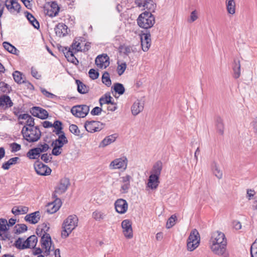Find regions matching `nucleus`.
<instances>
[{"mask_svg":"<svg viewBox=\"0 0 257 257\" xmlns=\"http://www.w3.org/2000/svg\"><path fill=\"white\" fill-rule=\"evenodd\" d=\"M209 247L214 254H221L227 246V239L224 233L217 230L211 234Z\"/></svg>","mask_w":257,"mask_h":257,"instance_id":"nucleus-1","label":"nucleus"},{"mask_svg":"<svg viewBox=\"0 0 257 257\" xmlns=\"http://www.w3.org/2000/svg\"><path fill=\"white\" fill-rule=\"evenodd\" d=\"M78 219L75 215H70L63 221V230L61 236L63 238L67 237L71 232L78 226Z\"/></svg>","mask_w":257,"mask_h":257,"instance_id":"nucleus-2","label":"nucleus"},{"mask_svg":"<svg viewBox=\"0 0 257 257\" xmlns=\"http://www.w3.org/2000/svg\"><path fill=\"white\" fill-rule=\"evenodd\" d=\"M22 133L24 138L29 143L38 141L41 136V132L38 127L29 128L27 126H24Z\"/></svg>","mask_w":257,"mask_h":257,"instance_id":"nucleus-3","label":"nucleus"},{"mask_svg":"<svg viewBox=\"0 0 257 257\" xmlns=\"http://www.w3.org/2000/svg\"><path fill=\"white\" fill-rule=\"evenodd\" d=\"M137 23L141 28L147 29L153 26L155 23V18L150 12L145 11L140 15L137 19Z\"/></svg>","mask_w":257,"mask_h":257,"instance_id":"nucleus-4","label":"nucleus"},{"mask_svg":"<svg viewBox=\"0 0 257 257\" xmlns=\"http://www.w3.org/2000/svg\"><path fill=\"white\" fill-rule=\"evenodd\" d=\"M200 237L196 229H193L191 231L187 239V247L189 251L195 250L199 245Z\"/></svg>","mask_w":257,"mask_h":257,"instance_id":"nucleus-5","label":"nucleus"},{"mask_svg":"<svg viewBox=\"0 0 257 257\" xmlns=\"http://www.w3.org/2000/svg\"><path fill=\"white\" fill-rule=\"evenodd\" d=\"M41 247L45 255L50 254L51 251L54 250V246H52L51 238L49 234H43L41 239Z\"/></svg>","mask_w":257,"mask_h":257,"instance_id":"nucleus-6","label":"nucleus"},{"mask_svg":"<svg viewBox=\"0 0 257 257\" xmlns=\"http://www.w3.org/2000/svg\"><path fill=\"white\" fill-rule=\"evenodd\" d=\"M83 38H75L71 45V50L75 52L79 51L85 52L88 51L90 47V43L83 42Z\"/></svg>","mask_w":257,"mask_h":257,"instance_id":"nucleus-7","label":"nucleus"},{"mask_svg":"<svg viewBox=\"0 0 257 257\" xmlns=\"http://www.w3.org/2000/svg\"><path fill=\"white\" fill-rule=\"evenodd\" d=\"M128 163V160L125 156L116 158L110 162L109 168L110 170H122L126 169Z\"/></svg>","mask_w":257,"mask_h":257,"instance_id":"nucleus-8","label":"nucleus"},{"mask_svg":"<svg viewBox=\"0 0 257 257\" xmlns=\"http://www.w3.org/2000/svg\"><path fill=\"white\" fill-rule=\"evenodd\" d=\"M70 185L69 180L64 178L60 180L59 183L56 186L53 196L55 198H58V196L65 193Z\"/></svg>","mask_w":257,"mask_h":257,"instance_id":"nucleus-9","label":"nucleus"},{"mask_svg":"<svg viewBox=\"0 0 257 257\" xmlns=\"http://www.w3.org/2000/svg\"><path fill=\"white\" fill-rule=\"evenodd\" d=\"M89 111V107L86 105H78L74 106L71 109L73 115L77 117H85Z\"/></svg>","mask_w":257,"mask_h":257,"instance_id":"nucleus-10","label":"nucleus"},{"mask_svg":"<svg viewBox=\"0 0 257 257\" xmlns=\"http://www.w3.org/2000/svg\"><path fill=\"white\" fill-rule=\"evenodd\" d=\"M84 127L88 132L93 133L102 130L104 124L97 121H86L84 124Z\"/></svg>","mask_w":257,"mask_h":257,"instance_id":"nucleus-11","label":"nucleus"},{"mask_svg":"<svg viewBox=\"0 0 257 257\" xmlns=\"http://www.w3.org/2000/svg\"><path fill=\"white\" fill-rule=\"evenodd\" d=\"M136 4L139 7H143L144 10H147V12L151 14L155 12L156 8V5L153 0H136Z\"/></svg>","mask_w":257,"mask_h":257,"instance_id":"nucleus-12","label":"nucleus"},{"mask_svg":"<svg viewBox=\"0 0 257 257\" xmlns=\"http://www.w3.org/2000/svg\"><path fill=\"white\" fill-rule=\"evenodd\" d=\"M122 232L125 238L131 239L133 237L132 222L129 219L123 220L121 222Z\"/></svg>","mask_w":257,"mask_h":257,"instance_id":"nucleus-13","label":"nucleus"},{"mask_svg":"<svg viewBox=\"0 0 257 257\" xmlns=\"http://www.w3.org/2000/svg\"><path fill=\"white\" fill-rule=\"evenodd\" d=\"M34 168L36 173L42 176L49 175L51 172V169L49 167L39 161L34 164Z\"/></svg>","mask_w":257,"mask_h":257,"instance_id":"nucleus-14","label":"nucleus"},{"mask_svg":"<svg viewBox=\"0 0 257 257\" xmlns=\"http://www.w3.org/2000/svg\"><path fill=\"white\" fill-rule=\"evenodd\" d=\"M5 6L8 11L13 14H17L21 9L20 5L16 0H6Z\"/></svg>","mask_w":257,"mask_h":257,"instance_id":"nucleus-15","label":"nucleus"},{"mask_svg":"<svg viewBox=\"0 0 257 257\" xmlns=\"http://www.w3.org/2000/svg\"><path fill=\"white\" fill-rule=\"evenodd\" d=\"M109 58L106 54L98 55L95 59V64L99 68H106L109 65Z\"/></svg>","mask_w":257,"mask_h":257,"instance_id":"nucleus-16","label":"nucleus"},{"mask_svg":"<svg viewBox=\"0 0 257 257\" xmlns=\"http://www.w3.org/2000/svg\"><path fill=\"white\" fill-rule=\"evenodd\" d=\"M61 205V200L59 198H56L54 201L47 204V212L50 214L54 213L59 209Z\"/></svg>","mask_w":257,"mask_h":257,"instance_id":"nucleus-17","label":"nucleus"},{"mask_svg":"<svg viewBox=\"0 0 257 257\" xmlns=\"http://www.w3.org/2000/svg\"><path fill=\"white\" fill-rule=\"evenodd\" d=\"M114 205L116 211L118 213H124L127 210L128 204L126 200L124 199H117L115 201Z\"/></svg>","mask_w":257,"mask_h":257,"instance_id":"nucleus-18","label":"nucleus"},{"mask_svg":"<svg viewBox=\"0 0 257 257\" xmlns=\"http://www.w3.org/2000/svg\"><path fill=\"white\" fill-rule=\"evenodd\" d=\"M142 50L147 52L151 46V39L150 33L143 34L141 36Z\"/></svg>","mask_w":257,"mask_h":257,"instance_id":"nucleus-19","label":"nucleus"},{"mask_svg":"<svg viewBox=\"0 0 257 257\" xmlns=\"http://www.w3.org/2000/svg\"><path fill=\"white\" fill-rule=\"evenodd\" d=\"M119 49L121 53L128 56L132 54H135L139 52L137 46L135 45H123L119 47Z\"/></svg>","mask_w":257,"mask_h":257,"instance_id":"nucleus-20","label":"nucleus"},{"mask_svg":"<svg viewBox=\"0 0 257 257\" xmlns=\"http://www.w3.org/2000/svg\"><path fill=\"white\" fill-rule=\"evenodd\" d=\"M132 177L129 175H126L120 178L121 185L120 191L122 193H126L128 192L130 188V181Z\"/></svg>","mask_w":257,"mask_h":257,"instance_id":"nucleus-21","label":"nucleus"},{"mask_svg":"<svg viewBox=\"0 0 257 257\" xmlns=\"http://www.w3.org/2000/svg\"><path fill=\"white\" fill-rule=\"evenodd\" d=\"M14 103L10 96L6 94L0 96V107L4 109L11 107Z\"/></svg>","mask_w":257,"mask_h":257,"instance_id":"nucleus-22","label":"nucleus"},{"mask_svg":"<svg viewBox=\"0 0 257 257\" xmlns=\"http://www.w3.org/2000/svg\"><path fill=\"white\" fill-rule=\"evenodd\" d=\"M32 114L41 119H45L48 116V112L44 109L39 107H34L31 110Z\"/></svg>","mask_w":257,"mask_h":257,"instance_id":"nucleus-23","label":"nucleus"},{"mask_svg":"<svg viewBox=\"0 0 257 257\" xmlns=\"http://www.w3.org/2000/svg\"><path fill=\"white\" fill-rule=\"evenodd\" d=\"M67 26L63 23H59L55 28V33L59 37L65 36L67 34Z\"/></svg>","mask_w":257,"mask_h":257,"instance_id":"nucleus-24","label":"nucleus"},{"mask_svg":"<svg viewBox=\"0 0 257 257\" xmlns=\"http://www.w3.org/2000/svg\"><path fill=\"white\" fill-rule=\"evenodd\" d=\"M40 219V213L39 211L27 214L25 217V219L31 224H36L38 222Z\"/></svg>","mask_w":257,"mask_h":257,"instance_id":"nucleus-25","label":"nucleus"},{"mask_svg":"<svg viewBox=\"0 0 257 257\" xmlns=\"http://www.w3.org/2000/svg\"><path fill=\"white\" fill-rule=\"evenodd\" d=\"M232 68L233 71V77L235 79L239 78L240 76V62L239 59L235 58L234 59Z\"/></svg>","mask_w":257,"mask_h":257,"instance_id":"nucleus-26","label":"nucleus"},{"mask_svg":"<svg viewBox=\"0 0 257 257\" xmlns=\"http://www.w3.org/2000/svg\"><path fill=\"white\" fill-rule=\"evenodd\" d=\"M159 183V177L150 175L147 183L148 187L152 190H155L157 188Z\"/></svg>","mask_w":257,"mask_h":257,"instance_id":"nucleus-27","label":"nucleus"},{"mask_svg":"<svg viewBox=\"0 0 257 257\" xmlns=\"http://www.w3.org/2000/svg\"><path fill=\"white\" fill-rule=\"evenodd\" d=\"M162 168V163L161 161H157L153 167L151 171V175L157 176L160 178Z\"/></svg>","mask_w":257,"mask_h":257,"instance_id":"nucleus-28","label":"nucleus"},{"mask_svg":"<svg viewBox=\"0 0 257 257\" xmlns=\"http://www.w3.org/2000/svg\"><path fill=\"white\" fill-rule=\"evenodd\" d=\"M144 109V104L139 100L136 101L133 104L131 110L134 115H137Z\"/></svg>","mask_w":257,"mask_h":257,"instance_id":"nucleus-29","label":"nucleus"},{"mask_svg":"<svg viewBox=\"0 0 257 257\" xmlns=\"http://www.w3.org/2000/svg\"><path fill=\"white\" fill-rule=\"evenodd\" d=\"M117 138L116 134H113L105 137L100 143L99 147H105L115 142Z\"/></svg>","mask_w":257,"mask_h":257,"instance_id":"nucleus-30","label":"nucleus"},{"mask_svg":"<svg viewBox=\"0 0 257 257\" xmlns=\"http://www.w3.org/2000/svg\"><path fill=\"white\" fill-rule=\"evenodd\" d=\"M28 207L23 206H15L12 209V212L15 215L25 214L28 212Z\"/></svg>","mask_w":257,"mask_h":257,"instance_id":"nucleus-31","label":"nucleus"},{"mask_svg":"<svg viewBox=\"0 0 257 257\" xmlns=\"http://www.w3.org/2000/svg\"><path fill=\"white\" fill-rule=\"evenodd\" d=\"M211 170L214 174V175L218 179H221L222 177V172L220 169L219 165L218 164L213 161L212 162L211 164Z\"/></svg>","mask_w":257,"mask_h":257,"instance_id":"nucleus-32","label":"nucleus"},{"mask_svg":"<svg viewBox=\"0 0 257 257\" xmlns=\"http://www.w3.org/2000/svg\"><path fill=\"white\" fill-rule=\"evenodd\" d=\"M106 214L104 211L100 210H96L92 213V216L95 220L100 221L104 220L106 217Z\"/></svg>","mask_w":257,"mask_h":257,"instance_id":"nucleus-33","label":"nucleus"},{"mask_svg":"<svg viewBox=\"0 0 257 257\" xmlns=\"http://www.w3.org/2000/svg\"><path fill=\"white\" fill-rule=\"evenodd\" d=\"M76 83L77 85V90L80 93L85 94L88 92L89 87L83 83L80 80H76Z\"/></svg>","mask_w":257,"mask_h":257,"instance_id":"nucleus-34","label":"nucleus"},{"mask_svg":"<svg viewBox=\"0 0 257 257\" xmlns=\"http://www.w3.org/2000/svg\"><path fill=\"white\" fill-rule=\"evenodd\" d=\"M226 6L228 14L233 15L235 13V3L234 0H226Z\"/></svg>","mask_w":257,"mask_h":257,"instance_id":"nucleus-35","label":"nucleus"},{"mask_svg":"<svg viewBox=\"0 0 257 257\" xmlns=\"http://www.w3.org/2000/svg\"><path fill=\"white\" fill-rule=\"evenodd\" d=\"M50 227L49 224L44 223L39 225L37 229L36 232L38 235L41 236L43 234H48L47 232L49 230Z\"/></svg>","mask_w":257,"mask_h":257,"instance_id":"nucleus-36","label":"nucleus"},{"mask_svg":"<svg viewBox=\"0 0 257 257\" xmlns=\"http://www.w3.org/2000/svg\"><path fill=\"white\" fill-rule=\"evenodd\" d=\"M40 155V153L37 148L30 149L27 153V156L30 159H37L39 158Z\"/></svg>","mask_w":257,"mask_h":257,"instance_id":"nucleus-37","label":"nucleus"},{"mask_svg":"<svg viewBox=\"0 0 257 257\" xmlns=\"http://www.w3.org/2000/svg\"><path fill=\"white\" fill-rule=\"evenodd\" d=\"M27 19L30 24L36 29H38L40 27L39 23L35 18L30 13L27 12L25 13Z\"/></svg>","mask_w":257,"mask_h":257,"instance_id":"nucleus-38","label":"nucleus"},{"mask_svg":"<svg viewBox=\"0 0 257 257\" xmlns=\"http://www.w3.org/2000/svg\"><path fill=\"white\" fill-rule=\"evenodd\" d=\"M19 160L20 158L17 157L11 158L3 164L2 168L4 170H8L12 165L16 164Z\"/></svg>","mask_w":257,"mask_h":257,"instance_id":"nucleus-39","label":"nucleus"},{"mask_svg":"<svg viewBox=\"0 0 257 257\" xmlns=\"http://www.w3.org/2000/svg\"><path fill=\"white\" fill-rule=\"evenodd\" d=\"M37 241L36 236L31 235L26 240V242L25 243L27 244L28 248H33L36 245Z\"/></svg>","mask_w":257,"mask_h":257,"instance_id":"nucleus-40","label":"nucleus"},{"mask_svg":"<svg viewBox=\"0 0 257 257\" xmlns=\"http://www.w3.org/2000/svg\"><path fill=\"white\" fill-rule=\"evenodd\" d=\"M60 8L58 4L56 2H52L50 5V16L51 17H54L58 15L59 12Z\"/></svg>","mask_w":257,"mask_h":257,"instance_id":"nucleus-41","label":"nucleus"},{"mask_svg":"<svg viewBox=\"0 0 257 257\" xmlns=\"http://www.w3.org/2000/svg\"><path fill=\"white\" fill-rule=\"evenodd\" d=\"M76 53L72 50H69L65 54V57L67 58L68 60L75 64L78 63V60L74 56V54Z\"/></svg>","mask_w":257,"mask_h":257,"instance_id":"nucleus-42","label":"nucleus"},{"mask_svg":"<svg viewBox=\"0 0 257 257\" xmlns=\"http://www.w3.org/2000/svg\"><path fill=\"white\" fill-rule=\"evenodd\" d=\"M215 125L219 134L222 135L223 133L224 125L222 119L220 116L215 118Z\"/></svg>","mask_w":257,"mask_h":257,"instance_id":"nucleus-43","label":"nucleus"},{"mask_svg":"<svg viewBox=\"0 0 257 257\" xmlns=\"http://www.w3.org/2000/svg\"><path fill=\"white\" fill-rule=\"evenodd\" d=\"M3 46L6 50L12 54H16L18 51L15 47L7 42H3Z\"/></svg>","mask_w":257,"mask_h":257,"instance_id":"nucleus-44","label":"nucleus"},{"mask_svg":"<svg viewBox=\"0 0 257 257\" xmlns=\"http://www.w3.org/2000/svg\"><path fill=\"white\" fill-rule=\"evenodd\" d=\"M112 97L110 95L105 94L104 97H102L99 99V103L101 106L104 104H112L111 99Z\"/></svg>","mask_w":257,"mask_h":257,"instance_id":"nucleus-45","label":"nucleus"},{"mask_svg":"<svg viewBox=\"0 0 257 257\" xmlns=\"http://www.w3.org/2000/svg\"><path fill=\"white\" fill-rule=\"evenodd\" d=\"M113 88L115 92L117 93L119 95L123 94L125 91L123 85L121 83H114Z\"/></svg>","mask_w":257,"mask_h":257,"instance_id":"nucleus-46","label":"nucleus"},{"mask_svg":"<svg viewBox=\"0 0 257 257\" xmlns=\"http://www.w3.org/2000/svg\"><path fill=\"white\" fill-rule=\"evenodd\" d=\"M25 242H26V240H24V239L19 238L15 242V245L19 249H23L27 248L28 247Z\"/></svg>","mask_w":257,"mask_h":257,"instance_id":"nucleus-47","label":"nucleus"},{"mask_svg":"<svg viewBox=\"0 0 257 257\" xmlns=\"http://www.w3.org/2000/svg\"><path fill=\"white\" fill-rule=\"evenodd\" d=\"M102 82L107 86H110L111 84V81L110 79L109 74L107 72H105L102 76Z\"/></svg>","mask_w":257,"mask_h":257,"instance_id":"nucleus-48","label":"nucleus"},{"mask_svg":"<svg viewBox=\"0 0 257 257\" xmlns=\"http://www.w3.org/2000/svg\"><path fill=\"white\" fill-rule=\"evenodd\" d=\"M15 232L16 233H21L27 230V226L24 224H19L15 227Z\"/></svg>","mask_w":257,"mask_h":257,"instance_id":"nucleus-49","label":"nucleus"},{"mask_svg":"<svg viewBox=\"0 0 257 257\" xmlns=\"http://www.w3.org/2000/svg\"><path fill=\"white\" fill-rule=\"evenodd\" d=\"M13 78L15 82L18 83H22L24 82L22 79V74L19 71H16L13 74Z\"/></svg>","mask_w":257,"mask_h":257,"instance_id":"nucleus-50","label":"nucleus"},{"mask_svg":"<svg viewBox=\"0 0 257 257\" xmlns=\"http://www.w3.org/2000/svg\"><path fill=\"white\" fill-rule=\"evenodd\" d=\"M251 257H257V238L250 247Z\"/></svg>","mask_w":257,"mask_h":257,"instance_id":"nucleus-51","label":"nucleus"},{"mask_svg":"<svg viewBox=\"0 0 257 257\" xmlns=\"http://www.w3.org/2000/svg\"><path fill=\"white\" fill-rule=\"evenodd\" d=\"M126 68V64L125 62L118 64L117 67V72L119 76H121Z\"/></svg>","mask_w":257,"mask_h":257,"instance_id":"nucleus-52","label":"nucleus"},{"mask_svg":"<svg viewBox=\"0 0 257 257\" xmlns=\"http://www.w3.org/2000/svg\"><path fill=\"white\" fill-rule=\"evenodd\" d=\"M8 224L7 219L4 218L0 219V231H6L8 230Z\"/></svg>","mask_w":257,"mask_h":257,"instance_id":"nucleus-53","label":"nucleus"},{"mask_svg":"<svg viewBox=\"0 0 257 257\" xmlns=\"http://www.w3.org/2000/svg\"><path fill=\"white\" fill-rule=\"evenodd\" d=\"M69 131L75 136H79L80 135V131L78 126L75 124H71L69 126Z\"/></svg>","mask_w":257,"mask_h":257,"instance_id":"nucleus-54","label":"nucleus"},{"mask_svg":"<svg viewBox=\"0 0 257 257\" xmlns=\"http://www.w3.org/2000/svg\"><path fill=\"white\" fill-rule=\"evenodd\" d=\"M176 220V216L173 215L168 220L166 223V227L167 228H170L173 227L175 224Z\"/></svg>","mask_w":257,"mask_h":257,"instance_id":"nucleus-55","label":"nucleus"},{"mask_svg":"<svg viewBox=\"0 0 257 257\" xmlns=\"http://www.w3.org/2000/svg\"><path fill=\"white\" fill-rule=\"evenodd\" d=\"M38 149L39 152L41 153L45 152L49 149V146L48 144L44 143L43 144H39L37 147Z\"/></svg>","mask_w":257,"mask_h":257,"instance_id":"nucleus-56","label":"nucleus"},{"mask_svg":"<svg viewBox=\"0 0 257 257\" xmlns=\"http://www.w3.org/2000/svg\"><path fill=\"white\" fill-rule=\"evenodd\" d=\"M89 77L93 80L97 79L99 76V73L93 69H91L89 71Z\"/></svg>","mask_w":257,"mask_h":257,"instance_id":"nucleus-57","label":"nucleus"},{"mask_svg":"<svg viewBox=\"0 0 257 257\" xmlns=\"http://www.w3.org/2000/svg\"><path fill=\"white\" fill-rule=\"evenodd\" d=\"M10 147L11 148V151L12 152H16L20 151L21 149V145L16 143H13L12 144H11Z\"/></svg>","mask_w":257,"mask_h":257,"instance_id":"nucleus-58","label":"nucleus"},{"mask_svg":"<svg viewBox=\"0 0 257 257\" xmlns=\"http://www.w3.org/2000/svg\"><path fill=\"white\" fill-rule=\"evenodd\" d=\"M40 90L43 94L48 98H53L56 96L53 93L47 91L45 88H41Z\"/></svg>","mask_w":257,"mask_h":257,"instance_id":"nucleus-59","label":"nucleus"},{"mask_svg":"<svg viewBox=\"0 0 257 257\" xmlns=\"http://www.w3.org/2000/svg\"><path fill=\"white\" fill-rule=\"evenodd\" d=\"M34 118L30 115L28 119L26 120V125L29 128H31L32 127H35L34 125Z\"/></svg>","mask_w":257,"mask_h":257,"instance_id":"nucleus-60","label":"nucleus"},{"mask_svg":"<svg viewBox=\"0 0 257 257\" xmlns=\"http://www.w3.org/2000/svg\"><path fill=\"white\" fill-rule=\"evenodd\" d=\"M65 144H66V143H62L61 141H54L52 144V145L53 146H56L58 148H59L62 150V147Z\"/></svg>","mask_w":257,"mask_h":257,"instance_id":"nucleus-61","label":"nucleus"},{"mask_svg":"<svg viewBox=\"0 0 257 257\" xmlns=\"http://www.w3.org/2000/svg\"><path fill=\"white\" fill-rule=\"evenodd\" d=\"M102 111L101 108L96 106L90 112L91 114L93 115H98L100 114Z\"/></svg>","mask_w":257,"mask_h":257,"instance_id":"nucleus-62","label":"nucleus"},{"mask_svg":"<svg viewBox=\"0 0 257 257\" xmlns=\"http://www.w3.org/2000/svg\"><path fill=\"white\" fill-rule=\"evenodd\" d=\"M255 194V192L253 189H247L246 191V198L248 200H250L252 197L254 196V195Z\"/></svg>","mask_w":257,"mask_h":257,"instance_id":"nucleus-63","label":"nucleus"},{"mask_svg":"<svg viewBox=\"0 0 257 257\" xmlns=\"http://www.w3.org/2000/svg\"><path fill=\"white\" fill-rule=\"evenodd\" d=\"M41 159L45 163H48L49 162H50L51 161V155H48V154H43L42 155Z\"/></svg>","mask_w":257,"mask_h":257,"instance_id":"nucleus-64","label":"nucleus"}]
</instances>
